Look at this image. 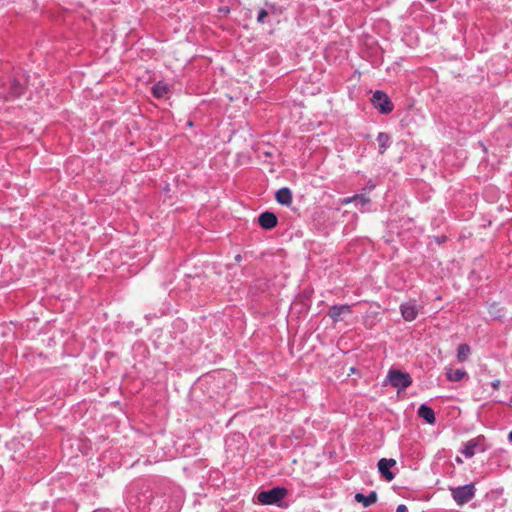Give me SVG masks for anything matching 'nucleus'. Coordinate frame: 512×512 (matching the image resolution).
Returning a JSON list of instances; mask_svg holds the SVG:
<instances>
[{
	"label": "nucleus",
	"mask_w": 512,
	"mask_h": 512,
	"mask_svg": "<svg viewBox=\"0 0 512 512\" xmlns=\"http://www.w3.org/2000/svg\"><path fill=\"white\" fill-rule=\"evenodd\" d=\"M386 381L399 391L408 388L412 384L410 374L396 369L389 370Z\"/></svg>",
	"instance_id": "1"
},
{
	"label": "nucleus",
	"mask_w": 512,
	"mask_h": 512,
	"mask_svg": "<svg viewBox=\"0 0 512 512\" xmlns=\"http://www.w3.org/2000/svg\"><path fill=\"white\" fill-rule=\"evenodd\" d=\"M453 500L459 505L463 506L472 500L475 496L474 484H467L464 486L450 488Z\"/></svg>",
	"instance_id": "2"
},
{
	"label": "nucleus",
	"mask_w": 512,
	"mask_h": 512,
	"mask_svg": "<svg viewBox=\"0 0 512 512\" xmlns=\"http://www.w3.org/2000/svg\"><path fill=\"white\" fill-rule=\"evenodd\" d=\"M287 490L282 487H275L258 494L257 500L262 505H273L280 502L286 496Z\"/></svg>",
	"instance_id": "3"
},
{
	"label": "nucleus",
	"mask_w": 512,
	"mask_h": 512,
	"mask_svg": "<svg viewBox=\"0 0 512 512\" xmlns=\"http://www.w3.org/2000/svg\"><path fill=\"white\" fill-rule=\"evenodd\" d=\"M372 105L382 114H388L393 110V104L388 95L382 91H375L372 99Z\"/></svg>",
	"instance_id": "4"
},
{
	"label": "nucleus",
	"mask_w": 512,
	"mask_h": 512,
	"mask_svg": "<svg viewBox=\"0 0 512 512\" xmlns=\"http://www.w3.org/2000/svg\"><path fill=\"white\" fill-rule=\"evenodd\" d=\"M400 312L405 321L411 322L417 318L419 308L415 300H410L400 305Z\"/></svg>",
	"instance_id": "5"
},
{
	"label": "nucleus",
	"mask_w": 512,
	"mask_h": 512,
	"mask_svg": "<svg viewBox=\"0 0 512 512\" xmlns=\"http://www.w3.org/2000/svg\"><path fill=\"white\" fill-rule=\"evenodd\" d=\"M395 465V459L382 458L378 461V470L380 474L389 482L392 481L395 477L394 474L390 471V469Z\"/></svg>",
	"instance_id": "6"
},
{
	"label": "nucleus",
	"mask_w": 512,
	"mask_h": 512,
	"mask_svg": "<svg viewBox=\"0 0 512 512\" xmlns=\"http://www.w3.org/2000/svg\"><path fill=\"white\" fill-rule=\"evenodd\" d=\"M351 313V306L348 304H344L332 306L329 310L328 315L332 318L333 321L339 322L343 320L344 316L350 315Z\"/></svg>",
	"instance_id": "7"
},
{
	"label": "nucleus",
	"mask_w": 512,
	"mask_h": 512,
	"mask_svg": "<svg viewBox=\"0 0 512 512\" xmlns=\"http://www.w3.org/2000/svg\"><path fill=\"white\" fill-rule=\"evenodd\" d=\"M482 439L481 438H474L469 440L461 450V453L467 457L471 458L475 455L477 451H482L483 449L480 448Z\"/></svg>",
	"instance_id": "8"
},
{
	"label": "nucleus",
	"mask_w": 512,
	"mask_h": 512,
	"mask_svg": "<svg viewBox=\"0 0 512 512\" xmlns=\"http://www.w3.org/2000/svg\"><path fill=\"white\" fill-rule=\"evenodd\" d=\"M259 225L264 229H272L277 225V217L272 212H264L258 218Z\"/></svg>",
	"instance_id": "9"
},
{
	"label": "nucleus",
	"mask_w": 512,
	"mask_h": 512,
	"mask_svg": "<svg viewBox=\"0 0 512 512\" xmlns=\"http://www.w3.org/2000/svg\"><path fill=\"white\" fill-rule=\"evenodd\" d=\"M275 198L281 205L289 206L292 203V193L286 187L279 189L275 194Z\"/></svg>",
	"instance_id": "10"
},
{
	"label": "nucleus",
	"mask_w": 512,
	"mask_h": 512,
	"mask_svg": "<svg viewBox=\"0 0 512 512\" xmlns=\"http://www.w3.org/2000/svg\"><path fill=\"white\" fill-rule=\"evenodd\" d=\"M446 377L451 382H458L468 377L467 372L463 369L446 368Z\"/></svg>",
	"instance_id": "11"
},
{
	"label": "nucleus",
	"mask_w": 512,
	"mask_h": 512,
	"mask_svg": "<svg viewBox=\"0 0 512 512\" xmlns=\"http://www.w3.org/2000/svg\"><path fill=\"white\" fill-rule=\"evenodd\" d=\"M418 415L423 418L427 423L434 424L435 423V414L434 411L427 405L422 404L418 409Z\"/></svg>",
	"instance_id": "12"
},
{
	"label": "nucleus",
	"mask_w": 512,
	"mask_h": 512,
	"mask_svg": "<svg viewBox=\"0 0 512 512\" xmlns=\"http://www.w3.org/2000/svg\"><path fill=\"white\" fill-rule=\"evenodd\" d=\"M355 500L358 503H361L364 507H368L377 501V494L374 491L367 496L363 495L362 493H357L355 495Z\"/></svg>",
	"instance_id": "13"
},
{
	"label": "nucleus",
	"mask_w": 512,
	"mask_h": 512,
	"mask_svg": "<svg viewBox=\"0 0 512 512\" xmlns=\"http://www.w3.org/2000/svg\"><path fill=\"white\" fill-rule=\"evenodd\" d=\"M377 141L379 143V153L383 154L391 144V138L387 133L380 132L377 135Z\"/></svg>",
	"instance_id": "14"
},
{
	"label": "nucleus",
	"mask_w": 512,
	"mask_h": 512,
	"mask_svg": "<svg viewBox=\"0 0 512 512\" xmlns=\"http://www.w3.org/2000/svg\"><path fill=\"white\" fill-rule=\"evenodd\" d=\"M470 354H471V348L468 344H461L458 346L457 359L459 362L466 361Z\"/></svg>",
	"instance_id": "15"
},
{
	"label": "nucleus",
	"mask_w": 512,
	"mask_h": 512,
	"mask_svg": "<svg viewBox=\"0 0 512 512\" xmlns=\"http://www.w3.org/2000/svg\"><path fill=\"white\" fill-rule=\"evenodd\" d=\"M168 86L163 82H158L153 86V94L157 98H163L168 94Z\"/></svg>",
	"instance_id": "16"
},
{
	"label": "nucleus",
	"mask_w": 512,
	"mask_h": 512,
	"mask_svg": "<svg viewBox=\"0 0 512 512\" xmlns=\"http://www.w3.org/2000/svg\"><path fill=\"white\" fill-rule=\"evenodd\" d=\"M356 197V205L360 204L361 206H365L370 203V199L364 195H356Z\"/></svg>",
	"instance_id": "17"
},
{
	"label": "nucleus",
	"mask_w": 512,
	"mask_h": 512,
	"mask_svg": "<svg viewBox=\"0 0 512 512\" xmlns=\"http://www.w3.org/2000/svg\"><path fill=\"white\" fill-rule=\"evenodd\" d=\"M267 15H268V11L265 9H261L257 16L258 22L263 24L265 22V18L267 17Z\"/></svg>",
	"instance_id": "18"
},
{
	"label": "nucleus",
	"mask_w": 512,
	"mask_h": 512,
	"mask_svg": "<svg viewBox=\"0 0 512 512\" xmlns=\"http://www.w3.org/2000/svg\"><path fill=\"white\" fill-rule=\"evenodd\" d=\"M357 200V197L356 195L354 196H351V197H346V198H343L340 200V203L343 204V205H348L352 202H355Z\"/></svg>",
	"instance_id": "19"
},
{
	"label": "nucleus",
	"mask_w": 512,
	"mask_h": 512,
	"mask_svg": "<svg viewBox=\"0 0 512 512\" xmlns=\"http://www.w3.org/2000/svg\"><path fill=\"white\" fill-rule=\"evenodd\" d=\"M396 512H408V509L404 504H401V505H398Z\"/></svg>",
	"instance_id": "20"
},
{
	"label": "nucleus",
	"mask_w": 512,
	"mask_h": 512,
	"mask_svg": "<svg viewBox=\"0 0 512 512\" xmlns=\"http://www.w3.org/2000/svg\"><path fill=\"white\" fill-rule=\"evenodd\" d=\"M491 386L493 387V389H498L500 387V380H494L491 383Z\"/></svg>",
	"instance_id": "21"
},
{
	"label": "nucleus",
	"mask_w": 512,
	"mask_h": 512,
	"mask_svg": "<svg viewBox=\"0 0 512 512\" xmlns=\"http://www.w3.org/2000/svg\"><path fill=\"white\" fill-rule=\"evenodd\" d=\"M497 306L495 304L491 305L490 307V313H493V310L496 309Z\"/></svg>",
	"instance_id": "22"
},
{
	"label": "nucleus",
	"mask_w": 512,
	"mask_h": 512,
	"mask_svg": "<svg viewBox=\"0 0 512 512\" xmlns=\"http://www.w3.org/2000/svg\"><path fill=\"white\" fill-rule=\"evenodd\" d=\"M456 462H457L458 464H461V463H462V459H461L460 457H456Z\"/></svg>",
	"instance_id": "23"
},
{
	"label": "nucleus",
	"mask_w": 512,
	"mask_h": 512,
	"mask_svg": "<svg viewBox=\"0 0 512 512\" xmlns=\"http://www.w3.org/2000/svg\"><path fill=\"white\" fill-rule=\"evenodd\" d=\"M498 312H499V310H494L492 314L495 315V317H498L499 316Z\"/></svg>",
	"instance_id": "24"
},
{
	"label": "nucleus",
	"mask_w": 512,
	"mask_h": 512,
	"mask_svg": "<svg viewBox=\"0 0 512 512\" xmlns=\"http://www.w3.org/2000/svg\"><path fill=\"white\" fill-rule=\"evenodd\" d=\"M508 438L512 442V431L509 433Z\"/></svg>",
	"instance_id": "25"
},
{
	"label": "nucleus",
	"mask_w": 512,
	"mask_h": 512,
	"mask_svg": "<svg viewBox=\"0 0 512 512\" xmlns=\"http://www.w3.org/2000/svg\"><path fill=\"white\" fill-rule=\"evenodd\" d=\"M511 402H512V398H511Z\"/></svg>",
	"instance_id": "26"
}]
</instances>
